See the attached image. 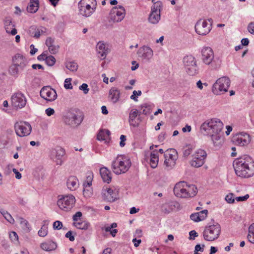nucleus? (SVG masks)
<instances>
[{
    "label": "nucleus",
    "mask_w": 254,
    "mask_h": 254,
    "mask_svg": "<svg viewBox=\"0 0 254 254\" xmlns=\"http://www.w3.org/2000/svg\"><path fill=\"white\" fill-rule=\"evenodd\" d=\"M236 175L242 178H249L254 175V161L248 155H244L233 163Z\"/></svg>",
    "instance_id": "f257e3e1"
},
{
    "label": "nucleus",
    "mask_w": 254,
    "mask_h": 254,
    "mask_svg": "<svg viewBox=\"0 0 254 254\" xmlns=\"http://www.w3.org/2000/svg\"><path fill=\"white\" fill-rule=\"evenodd\" d=\"M201 59L202 62L212 69L219 68L221 64V60L219 57H215L213 50L209 47H204L202 49Z\"/></svg>",
    "instance_id": "f03ea898"
},
{
    "label": "nucleus",
    "mask_w": 254,
    "mask_h": 254,
    "mask_svg": "<svg viewBox=\"0 0 254 254\" xmlns=\"http://www.w3.org/2000/svg\"><path fill=\"white\" fill-rule=\"evenodd\" d=\"M131 161L125 155H118L112 163L113 172L120 175L127 172L131 166Z\"/></svg>",
    "instance_id": "7ed1b4c3"
},
{
    "label": "nucleus",
    "mask_w": 254,
    "mask_h": 254,
    "mask_svg": "<svg viewBox=\"0 0 254 254\" xmlns=\"http://www.w3.org/2000/svg\"><path fill=\"white\" fill-rule=\"evenodd\" d=\"M223 127V124L218 119H212L207 120L200 127V130L205 135L209 134H219Z\"/></svg>",
    "instance_id": "20e7f679"
},
{
    "label": "nucleus",
    "mask_w": 254,
    "mask_h": 254,
    "mask_svg": "<svg viewBox=\"0 0 254 254\" xmlns=\"http://www.w3.org/2000/svg\"><path fill=\"white\" fill-rule=\"evenodd\" d=\"M220 232V225L216 223L205 227L203 232V238L206 241H213L219 237Z\"/></svg>",
    "instance_id": "39448f33"
},
{
    "label": "nucleus",
    "mask_w": 254,
    "mask_h": 254,
    "mask_svg": "<svg viewBox=\"0 0 254 254\" xmlns=\"http://www.w3.org/2000/svg\"><path fill=\"white\" fill-rule=\"evenodd\" d=\"M230 85V80L226 76L219 78L214 83L212 88V92L216 95L221 94L228 91Z\"/></svg>",
    "instance_id": "423d86ee"
},
{
    "label": "nucleus",
    "mask_w": 254,
    "mask_h": 254,
    "mask_svg": "<svg viewBox=\"0 0 254 254\" xmlns=\"http://www.w3.org/2000/svg\"><path fill=\"white\" fill-rule=\"evenodd\" d=\"M87 0H81L78 3L79 13L81 15L85 17H89L95 11L96 9V2L95 0H88L89 2H87Z\"/></svg>",
    "instance_id": "0eeeda50"
},
{
    "label": "nucleus",
    "mask_w": 254,
    "mask_h": 254,
    "mask_svg": "<svg viewBox=\"0 0 254 254\" xmlns=\"http://www.w3.org/2000/svg\"><path fill=\"white\" fill-rule=\"evenodd\" d=\"M183 63L186 72L190 75H194L198 73V68L195 58L191 56H187L184 58Z\"/></svg>",
    "instance_id": "6e6552de"
},
{
    "label": "nucleus",
    "mask_w": 254,
    "mask_h": 254,
    "mask_svg": "<svg viewBox=\"0 0 254 254\" xmlns=\"http://www.w3.org/2000/svg\"><path fill=\"white\" fill-rule=\"evenodd\" d=\"M75 199L72 195H62L57 201V204L62 210L67 211L73 206Z\"/></svg>",
    "instance_id": "1a4fd4ad"
},
{
    "label": "nucleus",
    "mask_w": 254,
    "mask_h": 254,
    "mask_svg": "<svg viewBox=\"0 0 254 254\" xmlns=\"http://www.w3.org/2000/svg\"><path fill=\"white\" fill-rule=\"evenodd\" d=\"M165 160L164 165L165 167L170 170L176 164V161L178 158V153L175 149L171 148L164 152Z\"/></svg>",
    "instance_id": "9d476101"
},
{
    "label": "nucleus",
    "mask_w": 254,
    "mask_h": 254,
    "mask_svg": "<svg viewBox=\"0 0 254 254\" xmlns=\"http://www.w3.org/2000/svg\"><path fill=\"white\" fill-rule=\"evenodd\" d=\"M16 134L20 137H25L29 135L32 130V127L27 122L20 121L14 125Z\"/></svg>",
    "instance_id": "9b49d317"
},
{
    "label": "nucleus",
    "mask_w": 254,
    "mask_h": 254,
    "mask_svg": "<svg viewBox=\"0 0 254 254\" xmlns=\"http://www.w3.org/2000/svg\"><path fill=\"white\" fill-rule=\"evenodd\" d=\"M64 123L71 127H76L79 125L83 121V118L78 116L74 112L68 111L63 118Z\"/></svg>",
    "instance_id": "f8f14e48"
},
{
    "label": "nucleus",
    "mask_w": 254,
    "mask_h": 254,
    "mask_svg": "<svg viewBox=\"0 0 254 254\" xmlns=\"http://www.w3.org/2000/svg\"><path fill=\"white\" fill-rule=\"evenodd\" d=\"M126 15V10L122 5L114 7L110 12V20L114 23L122 21Z\"/></svg>",
    "instance_id": "ddd939ff"
},
{
    "label": "nucleus",
    "mask_w": 254,
    "mask_h": 254,
    "mask_svg": "<svg viewBox=\"0 0 254 254\" xmlns=\"http://www.w3.org/2000/svg\"><path fill=\"white\" fill-rule=\"evenodd\" d=\"M206 156V152L204 150L201 149L197 150L192 155V159L190 161V165L195 168L202 166L205 162Z\"/></svg>",
    "instance_id": "4468645a"
},
{
    "label": "nucleus",
    "mask_w": 254,
    "mask_h": 254,
    "mask_svg": "<svg viewBox=\"0 0 254 254\" xmlns=\"http://www.w3.org/2000/svg\"><path fill=\"white\" fill-rule=\"evenodd\" d=\"M208 21L210 23L205 20H199L195 25V32L200 35H206L209 33L211 29V25L212 23V19H209Z\"/></svg>",
    "instance_id": "2eb2a0df"
},
{
    "label": "nucleus",
    "mask_w": 254,
    "mask_h": 254,
    "mask_svg": "<svg viewBox=\"0 0 254 254\" xmlns=\"http://www.w3.org/2000/svg\"><path fill=\"white\" fill-rule=\"evenodd\" d=\"M162 3L160 1L154 2L151 7V11L148 17L149 22L152 24H157L160 19L161 9Z\"/></svg>",
    "instance_id": "dca6fc26"
},
{
    "label": "nucleus",
    "mask_w": 254,
    "mask_h": 254,
    "mask_svg": "<svg viewBox=\"0 0 254 254\" xmlns=\"http://www.w3.org/2000/svg\"><path fill=\"white\" fill-rule=\"evenodd\" d=\"M186 188H188L187 182L182 181L177 183L173 190L174 194L181 198H189L188 192H187L189 190Z\"/></svg>",
    "instance_id": "f3484780"
},
{
    "label": "nucleus",
    "mask_w": 254,
    "mask_h": 254,
    "mask_svg": "<svg viewBox=\"0 0 254 254\" xmlns=\"http://www.w3.org/2000/svg\"><path fill=\"white\" fill-rule=\"evenodd\" d=\"M11 104L16 108H22L26 105L27 101L25 96L21 92L15 93L11 98Z\"/></svg>",
    "instance_id": "a211bd4d"
},
{
    "label": "nucleus",
    "mask_w": 254,
    "mask_h": 254,
    "mask_svg": "<svg viewBox=\"0 0 254 254\" xmlns=\"http://www.w3.org/2000/svg\"><path fill=\"white\" fill-rule=\"evenodd\" d=\"M102 195L104 200L110 202L116 201L119 198L118 190L107 187L103 188Z\"/></svg>",
    "instance_id": "6ab92c4d"
},
{
    "label": "nucleus",
    "mask_w": 254,
    "mask_h": 254,
    "mask_svg": "<svg viewBox=\"0 0 254 254\" xmlns=\"http://www.w3.org/2000/svg\"><path fill=\"white\" fill-rule=\"evenodd\" d=\"M40 95L42 98L51 102L54 101L57 97L55 90L50 86L43 87L40 91Z\"/></svg>",
    "instance_id": "aec40b11"
},
{
    "label": "nucleus",
    "mask_w": 254,
    "mask_h": 254,
    "mask_svg": "<svg viewBox=\"0 0 254 254\" xmlns=\"http://www.w3.org/2000/svg\"><path fill=\"white\" fill-rule=\"evenodd\" d=\"M64 155V149L61 147H57L52 150L51 157L57 165L61 166L63 164V157Z\"/></svg>",
    "instance_id": "412c9836"
},
{
    "label": "nucleus",
    "mask_w": 254,
    "mask_h": 254,
    "mask_svg": "<svg viewBox=\"0 0 254 254\" xmlns=\"http://www.w3.org/2000/svg\"><path fill=\"white\" fill-rule=\"evenodd\" d=\"M137 54L138 57L141 58L144 62H149L153 55L152 50L150 47L145 46L140 47Z\"/></svg>",
    "instance_id": "4be33fe9"
},
{
    "label": "nucleus",
    "mask_w": 254,
    "mask_h": 254,
    "mask_svg": "<svg viewBox=\"0 0 254 254\" xmlns=\"http://www.w3.org/2000/svg\"><path fill=\"white\" fill-rule=\"evenodd\" d=\"M233 141L237 145L244 146L250 142V135L247 133H239L233 137Z\"/></svg>",
    "instance_id": "5701e85b"
},
{
    "label": "nucleus",
    "mask_w": 254,
    "mask_h": 254,
    "mask_svg": "<svg viewBox=\"0 0 254 254\" xmlns=\"http://www.w3.org/2000/svg\"><path fill=\"white\" fill-rule=\"evenodd\" d=\"M12 63L17 66L19 71L23 70L27 64L26 59L19 54H16L12 58Z\"/></svg>",
    "instance_id": "b1692460"
},
{
    "label": "nucleus",
    "mask_w": 254,
    "mask_h": 254,
    "mask_svg": "<svg viewBox=\"0 0 254 254\" xmlns=\"http://www.w3.org/2000/svg\"><path fill=\"white\" fill-rule=\"evenodd\" d=\"M100 173L104 182L109 184L112 180V173L106 167H102L100 169Z\"/></svg>",
    "instance_id": "393cba45"
},
{
    "label": "nucleus",
    "mask_w": 254,
    "mask_h": 254,
    "mask_svg": "<svg viewBox=\"0 0 254 254\" xmlns=\"http://www.w3.org/2000/svg\"><path fill=\"white\" fill-rule=\"evenodd\" d=\"M66 185L70 190H75L79 185L77 178L75 176H70L67 180Z\"/></svg>",
    "instance_id": "a878e982"
},
{
    "label": "nucleus",
    "mask_w": 254,
    "mask_h": 254,
    "mask_svg": "<svg viewBox=\"0 0 254 254\" xmlns=\"http://www.w3.org/2000/svg\"><path fill=\"white\" fill-rule=\"evenodd\" d=\"M120 97V92L116 87H112L109 91V97L113 103H117Z\"/></svg>",
    "instance_id": "bb28decb"
},
{
    "label": "nucleus",
    "mask_w": 254,
    "mask_h": 254,
    "mask_svg": "<svg viewBox=\"0 0 254 254\" xmlns=\"http://www.w3.org/2000/svg\"><path fill=\"white\" fill-rule=\"evenodd\" d=\"M96 50L99 57L103 60L105 59L107 53V49L106 48L105 44L102 42H99L96 46Z\"/></svg>",
    "instance_id": "cd10ccee"
},
{
    "label": "nucleus",
    "mask_w": 254,
    "mask_h": 254,
    "mask_svg": "<svg viewBox=\"0 0 254 254\" xmlns=\"http://www.w3.org/2000/svg\"><path fill=\"white\" fill-rule=\"evenodd\" d=\"M139 115V112L136 109H132L129 114V120L128 122L130 126H132L134 127H137L138 126L139 124L137 123L135 119Z\"/></svg>",
    "instance_id": "c85d7f7f"
},
{
    "label": "nucleus",
    "mask_w": 254,
    "mask_h": 254,
    "mask_svg": "<svg viewBox=\"0 0 254 254\" xmlns=\"http://www.w3.org/2000/svg\"><path fill=\"white\" fill-rule=\"evenodd\" d=\"M159 158L158 156V151L154 150L150 153V164L152 168H155L158 164Z\"/></svg>",
    "instance_id": "c756f323"
},
{
    "label": "nucleus",
    "mask_w": 254,
    "mask_h": 254,
    "mask_svg": "<svg viewBox=\"0 0 254 254\" xmlns=\"http://www.w3.org/2000/svg\"><path fill=\"white\" fill-rule=\"evenodd\" d=\"M57 247L56 243L53 241H48L47 242L43 243L41 244V248L44 251H51L55 250Z\"/></svg>",
    "instance_id": "7c9ffc66"
},
{
    "label": "nucleus",
    "mask_w": 254,
    "mask_h": 254,
    "mask_svg": "<svg viewBox=\"0 0 254 254\" xmlns=\"http://www.w3.org/2000/svg\"><path fill=\"white\" fill-rule=\"evenodd\" d=\"M38 0H30L29 4L27 7V10L30 13H35L38 10Z\"/></svg>",
    "instance_id": "2f4dec72"
},
{
    "label": "nucleus",
    "mask_w": 254,
    "mask_h": 254,
    "mask_svg": "<svg viewBox=\"0 0 254 254\" xmlns=\"http://www.w3.org/2000/svg\"><path fill=\"white\" fill-rule=\"evenodd\" d=\"M111 133L108 129H101L97 134V138L99 140H105L109 137Z\"/></svg>",
    "instance_id": "473e14b6"
},
{
    "label": "nucleus",
    "mask_w": 254,
    "mask_h": 254,
    "mask_svg": "<svg viewBox=\"0 0 254 254\" xmlns=\"http://www.w3.org/2000/svg\"><path fill=\"white\" fill-rule=\"evenodd\" d=\"M187 187L186 188L189 191H187L189 194V197H192L196 195L197 193V189L194 185H189L187 183Z\"/></svg>",
    "instance_id": "72a5a7b5"
},
{
    "label": "nucleus",
    "mask_w": 254,
    "mask_h": 254,
    "mask_svg": "<svg viewBox=\"0 0 254 254\" xmlns=\"http://www.w3.org/2000/svg\"><path fill=\"white\" fill-rule=\"evenodd\" d=\"M65 64L66 68L70 71L75 72L78 69V65L74 61L66 62Z\"/></svg>",
    "instance_id": "f704fd0d"
},
{
    "label": "nucleus",
    "mask_w": 254,
    "mask_h": 254,
    "mask_svg": "<svg viewBox=\"0 0 254 254\" xmlns=\"http://www.w3.org/2000/svg\"><path fill=\"white\" fill-rule=\"evenodd\" d=\"M248 231L247 238L250 243L254 244V223L249 226Z\"/></svg>",
    "instance_id": "c9c22d12"
},
{
    "label": "nucleus",
    "mask_w": 254,
    "mask_h": 254,
    "mask_svg": "<svg viewBox=\"0 0 254 254\" xmlns=\"http://www.w3.org/2000/svg\"><path fill=\"white\" fill-rule=\"evenodd\" d=\"M29 33L30 35L35 38H38L40 36L39 27L35 26H31L29 29Z\"/></svg>",
    "instance_id": "e433bc0d"
},
{
    "label": "nucleus",
    "mask_w": 254,
    "mask_h": 254,
    "mask_svg": "<svg viewBox=\"0 0 254 254\" xmlns=\"http://www.w3.org/2000/svg\"><path fill=\"white\" fill-rule=\"evenodd\" d=\"M74 225L77 229L86 230L88 229L90 224L88 222L82 221L74 223Z\"/></svg>",
    "instance_id": "4c0bfd02"
},
{
    "label": "nucleus",
    "mask_w": 254,
    "mask_h": 254,
    "mask_svg": "<svg viewBox=\"0 0 254 254\" xmlns=\"http://www.w3.org/2000/svg\"><path fill=\"white\" fill-rule=\"evenodd\" d=\"M4 28L6 32H9V30L12 27H14L15 25L13 24L10 18H6L4 20Z\"/></svg>",
    "instance_id": "58836bf2"
},
{
    "label": "nucleus",
    "mask_w": 254,
    "mask_h": 254,
    "mask_svg": "<svg viewBox=\"0 0 254 254\" xmlns=\"http://www.w3.org/2000/svg\"><path fill=\"white\" fill-rule=\"evenodd\" d=\"M8 71L9 74L14 77H17L20 72L17 66H16L13 63H12V64L9 66Z\"/></svg>",
    "instance_id": "ea45409f"
},
{
    "label": "nucleus",
    "mask_w": 254,
    "mask_h": 254,
    "mask_svg": "<svg viewBox=\"0 0 254 254\" xmlns=\"http://www.w3.org/2000/svg\"><path fill=\"white\" fill-rule=\"evenodd\" d=\"M0 212L4 217V218L10 223L13 224L14 223V219L7 211L1 209L0 210Z\"/></svg>",
    "instance_id": "a19ab883"
},
{
    "label": "nucleus",
    "mask_w": 254,
    "mask_h": 254,
    "mask_svg": "<svg viewBox=\"0 0 254 254\" xmlns=\"http://www.w3.org/2000/svg\"><path fill=\"white\" fill-rule=\"evenodd\" d=\"M211 140L215 146H219L221 144V137L218 134H213L211 135Z\"/></svg>",
    "instance_id": "79ce46f5"
},
{
    "label": "nucleus",
    "mask_w": 254,
    "mask_h": 254,
    "mask_svg": "<svg viewBox=\"0 0 254 254\" xmlns=\"http://www.w3.org/2000/svg\"><path fill=\"white\" fill-rule=\"evenodd\" d=\"M206 218V216H201L199 213H192L190 215L191 220L194 222H199L204 220Z\"/></svg>",
    "instance_id": "37998d69"
},
{
    "label": "nucleus",
    "mask_w": 254,
    "mask_h": 254,
    "mask_svg": "<svg viewBox=\"0 0 254 254\" xmlns=\"http://www.w3.org/2000/svg\"><path fill=\"white\" fill-rule=\"evenodd\" d=\"M45 62L49 66H53L56 62V59L53 56H47L45 58Z\"/></svg>",
    "instance_id": "c03bdc74"
},
{
    "label": "nucleus",
    "mask_w": 254,
    "mask_h": 254,
    "mask_svg": "<svg viewBox=\"0 0 254 254\" xmlns=\"http://www.w3.org/2000/svg\"><path fill=\"white\" fill-rule=\"evenodd\" d=\"M20 224L21 226V227L26 231H28L29 230L28 222L27 220L24 219L23 218H19Z\"/></svg>",
    "instance_id": "a18cd8bd"
},
{
    "label": "nucleus",
    "mask_w": 254,
    "mask_h": 254,
    "mask_svg": "<svg viewBox=\"0 0 254 254\" xmlns=\"http://www.w3.org/2000/svg\"><path fill=\"white\" fill-rule=\"evenodd\" d=\"M47 227L43 226L38 231V235L40 237H44L47 235Z\"/></svg>",
    "instance_id": "49530a36"
},
{
    "label": "nucleus",
    "mask_w": 254,
    "mask_h": 254,
    "mask_svg": "<svg viewBox=\"0 0 254 254\" xmlns=\"http://www.w3.org/2000/svg\"><path fill=\"white\" fill-rule=\"evenodd\" d=\"M226 201L229 203H233L235 201V198L233 193H230L225 197Z\"/></svg>",
    "instance_id": "de8ad7c7"
},
{
    "label": "nucleus",
    "mask_w": 254,
    "mask_h": 254,
    "mask_svg": "<svg viewBox=\"0 0 254 254\" xmlns=\"http://www.w3.org/2000/svg\"><path fill=\"white\" fill-rule=\"evenodd\" d=\"M59 46L52 45L51 47H49L48 49L49 52L52 54H56L59 51Z\"/></svg>",
    "instance_id": "09e8293b"
},
{
    "label": "nucleus",
    "mask_w": 254,
    "mask_h": 254,
    "mask_svg": "<svg viewBox=\"0 0 254 254\" xmlns=\"http://www.w3.org/2000/svg\"><path fill=\"white\" fill-rule=\"evenodd\" d=\"M141 95V91L140 90H138L136 91V90H134L132 92V95L130 96V99L132 100H133L135 101H137V97L136 96H140Z\"/></svg>",
    "instance_id": "8fccbe9b"
},
{
    "label": "nucleus",
    "mask_w": 254,
    "mask_h": 254,
    "mask_svg": "<svg viewBox=\"0 0 254 254\" xmlns=\"http://www.w3.org/2000/svg\"><path fill=\"white\" fill-rule=\"evenodd\" d=\"M204 247H205V245L204 244L202 245V247H201L200 245L197 244L195 246L194 254H200L198 253V252L199 251L203 252L204 251Z\"/></svg>",
    "instance_id": "3c124183"
},
{
    "label": "nucleus",
    "mask_w": 254,
    "mask_h": 254,
    "mask_svg": "<svg viewBox=\"0 0 254 254\" xmlns=\"http://www.w3.org/2000/svg\"><path fill=\"white\" fill-rule=\"evenodd\" d=\"M71 78H66L64 81V87L66 89H71L72 86L70 83Z\"/></svg>",
    "instance_id": "603ef678"
},
{
    "label": "nucleus",
    "mask_w": 254,
    "mask_h": 254,
    "mask_svg": "<svg viewBox=\"0 0 254 254\" xmlns=\"http://www.w3.org/2000/svg\"><path fill=\"white\" fill-rule=\"evenodd\" d=\"M247 29L251 34L254 35V21L248 24Z\"/></svg>",
    "instance_id": "864d4df0"
},
{
    "label": "nucleus",
    "mask_w": 254,
    "mask_h": 254,
    "mask_svg": "<svg viewBox=\"0 0 254 254\" xmlns=\"http://www.w3.org/2000/svg\"><path fill=\"white\" fill-rule=\"evenodd\" d=\"M79 89L82 90L84 94H87L89 92V89L88 88V85L86 83H83L79 87Z\"/></svg>",
    "instance_id": "5fc2aeb1"
},
{
    "label": "nucleus",
    "mask_w": 254,
    "mask_h": 254,
    "mask_svg": "<svg viewBox=\"0 0 254 254\" xmlns=\"http://www.w3.org/2000/svg\"><path fill=\"white\" fill-rule=\"evenodd\" d=\"M63 227L62 223L60 221H56L53 224V228L56 230H60Z\"/></svg>",
    "instance_id": "6e6d98bb"
},
{
    "label": "nucleus",
    "mask_w": 254,
    "mask_h": 254,
    "mask_svg": "<svg viewBox=\"0 0 254 254\" xmlns=\"http://www.w3.org/2000/svg\"><path fill=\"white\" fill-rule=\"evenodd\" d=\"M83 194L85 197H88L91 196L92 192L90 188L89 189L84 188L83 190Z\"/></svg>",
    "instance_id": "4d7b16f0"
},
{
    "label": "nucleus",
    "mask_w": 254,
    "mask_h": 254,
    "mask_svg": "<svg viewBox=\"0 0 254 254\" xmlns=\"http://www.w3.org/2000/svg\"><path fill=\"white\" fill-rule=\"evenodd\" d=\"M55 42L54 39L51 38V37H48L46 40L45 44L47 47H51L52 45H54V43Z\"/></svg>",
    "instance_id": "13d9d810"
},
{
    "label": "nucleus",
    "mask_w": 254,
    "mask_h": 254,
    "mask_svg": "<svg viewBox=\"0 0 254 254\" xmlns=\"http://www.w3.org/2000/svg\"><path fill=\"white\" fill-rule=\"evenodd\" d=\"M9 238L12 241H17L18 239L17 233L14 231L11 232L9 234Z\"/></svg>",
    "instance_id": "bf43d9fd"
},
{
    "label": "nucleus",
    "mask_w": 254,
    "mask_h": 254,
    "mask_svg": "<svg viewBox=\"0 0 254 254\" xmlns=\"http://www.w3.org/2000/svg\"><path fill=\"white\" fill-rule=\"evenodd\" d=\"M66 238L69 239L70 241L73 242L74 240V236L72 235V232L71 231H68L65 235Z\"/></svg>",
    "instance_id": "052dcab7"
},
{
    "label": "nucleus",
    "mask_w": 254,
    "mask_h": 254,
    "mask_svg": "<svg viewBox=\"0 0 254 254\" xmlns=\"http://www.w3.org/2000/svg\"><path fill=\"white\" fill-rule=\"evenodd\" d=\"M140 107L142 109L141 113L144 115H147L149 113V109L147 108L146 104L140 106Z\"/></svg>",
    "instance_id": "680f3d73"
},
{
    "label": "nucleus",
    "mask_w": 254,
    "mask_h": 254,
    "mask_svg": "<svg viewBox=\"0 0 254 254\" xmlns=\"http://www.w3.org/2000/svg\"><path fill=\"white\" fill-rule=\"evenodd\" d=\"M192 152V148L190 147H187L183 152L184 156L185 157L188 156Z\"/></svg>",
    "instance_id": "e2e57ef3"
},
{
    "label": "nucleus",
    "mask_w": 254,
    "mask_h": 254,
    "mask_svg": "<svg viewBox=\"0 0 254 254\" xmlns=\"http://www.w3.org/2000/svg\"><path fill=\"white\" fill-rule=\"evenodd\" d=\"M249 197V194H246L245 196H238L236 197V200L237 201H243L246 200Z\"/></svg>",
    "instance_id": "0e129e2a"
},
{
    "label": "nucleus",
    "mask_w": 254,
    "mask_h": 254,
    "mask_svg": "<svg viewBox=\"0 0 254 254\" xmlns=\"http://www.w3.org/2000/svg\"><path fill=\"white\" fill-rule=\"evenodd\" d=\"M121 141L120 142V145L121 147H124L125 145V141L126 140V136L124 135H121L120 136Z\"/></svg>",
    "instance_id": "69168bd1"
},
{
    "label": "nucleus",
    "mask_w": 254,
    "mask_h": 254,
    "mask_svg": "<svg viewBox=\"0 0 254 254\" xmlns=\"http://www.w3.org/2000/svg\"><path fill=\"white\" fill-rule=\"evenodd\" d=\"M82 213L80 211L76 212V213L73 216L72 219L74 221H77L78 218L82 216Z\"/></svg>",
    "instance_id": "338daca9"
},
{
    "label": "nucleus",
    "mask_w": 254,
    "mask_h": 254,
    "mask_svg": "<svg viewBox=\"0 0 254 254\" xmlns=\"http://www.w3.org/2000/svg\"><path fill=\"white\" fill-rule=\"evenodd\" d=\"M46 114L48 116H51V115H53L55 113V111L53 108H47L46 111Z\"/></svg>",
    "instance_id": "774afa93"
}]
</instances>
